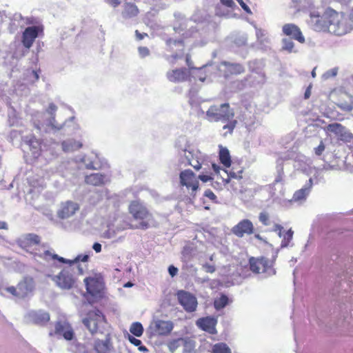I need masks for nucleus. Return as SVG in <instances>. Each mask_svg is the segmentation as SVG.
I'll list each match as a JSON object with an SVG mask.
<instances>
[{
  "label": "nucleus",
  "mask_w": 353,
  "mask_h": 353,
  "mask_svg": "<svg viewBox=\"0 0 353 353\" xmlns=\"http://www.w3.org/2000/svg\"><path fill=\"white\" fill-rule=\"evenodd\" d=\"M168 272L170 275L173 277L176 275L178 272V269L174 265H170L168 268Z\"/></svg>",
  "instance_id": "nucleus-56"
},
{
  "label": "nucleus",
  "mask_w": 353,
  "mask_h": 353,
  "mask_svg": "<svg viewBox=\"0 0 353 353\" xmlns=\"http://www.w3.org/2000/svg\"><path fill=\"white\" fill-rule=\"evenodd\" d=\"M276 172L278 175L275 179V182H281L283 174V161L281 159H278L276 161Z\"/></svg>",
  "instance_id": "nucleus-42"
},
{
  "label": "nucleus",
  "mask_w": 353,
  "mask_h": 353,
  "mask_svg": "<svg viewBox=\"0 0 353 353\" xmlns=\"http://www.w3.org/2000/svg\"><path fill=\"white\" fill-rule=\"evenodd\" d=\"M342 110L350 112L353 110V97H349L347 101H341L337 104Z\"/></svg>",
  "instance_id": "nucleus-39"
},
{
  "label": "nucleus",
  "mask_w": 353,
  "mask_h": 353,
  "mask_svg": "<svg viewBox=\"0 0 353 353\" xmlns=\"http://www.w3.org/2000/svg\"><path fill=\"white\" fill-rule=\"evenodd\" d=\"M176 295L179 303L187 312L196 310L198 302L194 295L184 290L179 291Z\"/></svg>",
  "instance_id": "nucleus-11"
},
{
  "label": "nucleus",
  "mask_w": 353,
  "mask_h": 353,
  "mask_svg": "<svg viewBox=\"0 0 353 353\" xmlns=\"http://www.w3.org/2000/svg\"><path fill=\"white\" fill-rule=\"evenodd\" d=\"M135 34L137 40H141L147 36L146 33L141 34L138 30L135 31Z\"/></svg>",
  "instance_id": "nucleus-59"
},
{
  "label": "nucleus",
  "mask_w": 353,
  "mask_h": 353,
  "mask_svg": "<svg viewBox=\"0 0 353 353\" xmlns=\"http://www.w3.org/2000/svg\"><path fill=\"white\" fill-rule=\"evenodd\" d=\"M250 270L254 273H265L268 276L275 274V270L272 268L273 261L262 257L261 259L251 258L250 259Z\"/></svg>",
  "instance_id": "nucleus-8"
},
{
  "label": "nucleus",
  "mask_w": 353,
  "mask_h": 353,
  "mask_svg": "<svg viewBox=\"0 0 353 353\" xmlns=\"http://www.w3.org/2000/svg\"><path fill=\"white\" fill-rule=\"evenodd\" d=\"M350 24L352 25V28H353V8L351 9L350 12L349 14V19H348Z\"/></svg>",
  "instance_id": "nucleus-61"
},
{
  "label": "nucleus",
  "mask_w": 353,
  "mask_h": 353,
  "mask_svg": "<svg viewBox=\"0 0 353 353\" xmlns=\"http://www.w3.org/2000/svg\"><path fill=\"white\" fill-rule=\"evenodd\" d=\"M293 234L294 232L292 229H289L287 232H285L281 244V248H286L290 245V243L292 240Z\"/></svg>",
  "instance_id": "nucleus-40"
},
{
  "label": "nucleus",
  "mask_w": 353,
  "mask_h": 353,
  "mask_svg": "<svg viewBox=\"0 0 353 353\" xmlns=\"http://www.w3.org/2000/svg\"><path fill=\"white\" fill-rule=\"evenodd\" d=\"M52 280L59 288L63 290L71 289L75 283V280L69 269H64L59 274L52 276Z\"/></svg>",
  "instance_id": "nucleus-10"
},
{
  "label": "nucleus",
  "mask_w": 353,
  "mask_h": 353,
  "mask_svg": "<svg viewBox=\"0 0 353 353\" xmlns=\"http://www.w3.org/2000/svg\"><path fill=\"white\" fill-rule=\"evenodd\" d=\"M228 297L225 294H221L220 297L214 299V305L216 310H221L228 304Z\"/></svg>",
  "instance_id": "nucleus-37"
},
{
  "label": "nucleus",
  "mask_w": 353,
  "mask_h": 353,
  "mask_svg": "<svg viewBox=\"0 0 353 353\" xmlns=\"http://www.w3.org/2000/svg\"><path fill=\"white\" fill-rule=\"evenodd\" d=\"M92 248L97 253H99L101 251V245L99 243H94Z\"/></svg>",
  "instance_id": "nucleus-58"
},
{
  "label": "nucleus",
  "mask_w": 353,
  "mask_h": 353,
  "mask_svg": "<svg viewBox=\"0 0 353 353\" xmlns=\"http://www.w3.org/2000/svg\"><path fill=\"white\" fill-rule=\"evenodd\" d=\"M282 49L287 51L289 53H296L297 50L294 48V43L292 41V39L285 38L282 40Z\"/></svg>",
  "instance_id": "nucleus-36"
},
{
  "label": "nucleus",
  "mask_w": 353,
  "mask_h": 353,
  "mask_svg": "<svg viewBox=\"0 0 353 353\" xmlns=\"http://www.w3.org/2000/svg\"><path fill=\"white\" fill-rule=\"evenodd\" d=\"M91 254H92V251H88L85 254H79L78 256H77L75 257V259H74V261L72 262L73 263H78L79 261L86 262L88 261Z\"/></svg>",
  "instance_id": "nucleus-46"
},
{
  "label": "nucleus",
  "mask_w": 353,
  "mask_h": 353,
  "mask_svg": "<svg viewBox=\"0 0 353 353\" xmlns=\"http://www.w3.org/2000/svg\"><path fill=\"white\" fill-rule=\"evenodd\" d=\"M54 334L61 336L67 341H71L74 333L71 325L67 321H63L56 323Z\"/></svg>",
  "instance_id": "nucleus-23"
},
{
  "label": "nucleus",
  "mask_w": 353,
  "mask_h": 353,
  "mask_svg": "<svg viewBox=\"0 0 353 353\" xmlns=\"http://www.w3.org/2000/svg\"><path fill=\"white\" fill-rule=\"evenodd\" d=\"M219 159L221 163L225 167L231 165V159L229 150L227 148H221L219 151Z\"/></svg>",
  "instance_id": "nucleus-35"
},
{
  "label": "nucleus",
  "mask_w": 353,
  "mask_h": 353,
  "mask_svg": "<svg viewBox=\"0 0 353 353\" xmlns=\"http://www.w3.org/2000/svg\"><path fill=\"white\" fill-rule=\"evenodd\" d=\"M26 318L28 322L43 325L50 320V315L43 310L30 311L27 314Z\"/></svg>",
  "instance_id": "nucleus-26"
},
{
  "label": "nucleus",
  "mask_w": 353,
  "mask_h": 353,
  "mask_svg": "<svg viewBox=\"0 0 353 353\" xmlns=\"http://www.w3.org/2000/svg\"><path fill=\"white\" fill-rule=\"evenodd\" d=\"M166 45L170 51H183L184 43L181 39H168L166 40Z\"/></svg>",
  "instance_id": "nucleus-34"
},
{
  "label": "nucleus",
  "mask_w": 353,
  "mask_h": 353,
  "mask_svg": "<svg viewBox=\"0 0 353 353\" xmlns=\"http://www.w3.org/2000/svg\"><path fill=\"white\" fill-rule=\"evenodd\" d=\"M139 13V9L132 3H126L122 12V16L125 19H130L136 17Z\"/></svg>",
  "instance_id": "nucleus-32"
},
{
  "label": "nucleus",
  "mask_w": 353,
  "mask_h": 353,
  "mask_svg": "<svg viewBox=\"0 0 353 353\" xmlns=\"http://www.w3.org/2000/svg\"><path fill=\"white\" fill-rule=\"evenodd\" d=\"M234 117V110L227 103L211 105L206 112V119L208 121H221L225 123L223 126V130H227L223 134L225 137L228 133L232 134L237 124V121Z\"/></svg>",
  "instance_id": "nucleus-2"
},
{
  "label": "nucleus",
  "mask_w": 353,
  "mask_h": 353,
  "mask_svg": "<svg viewBox=\"0 0 353 353\" xmlns=\"http://www.w3.org/2000/svg\"><path fill=\"white\" fill-rule=\"evenodd\" d=\"M76 161L82 163L85 168L90 170L99 169L101 165L97 154L92 152L83 156L77 157Z\"/></svg>",
  "instance_id": "nucleus-15"
},
{
  "label": "nucleus",
  "mask_w": 353,
  "mask_h": 353,
  "mask_svg": "<svg viewBox=\"0 0 353 353\" xmlns=\"http://www.w3.org/2000/svg\"><path fill=\"white\" fill-rule=\"evenodd\" d=\"M184 343V341L183 339H174V340H172L169 343H168V348H169V350L173 353L174 352V351L179 347L181 346L182 344H183Z\"/></svg>",
  "instance_id": "nucleus-43"
},
{
  "label": "nucleus",
  "mask_w": 353,
  "mask_h": 353,
  "mask_svg": "<svg viewBox=\"0 0 353 353\" xmlns=\"http://www.w3.org/2000/svg\"><path fill=\"white\" fill-rule=\"evenodd\" d=\"M339 68L335 67L330 70H327L322 75V79L323 80H327L330 78L335 77L338 74Z\"/></svg>",
  "instance_id": "nucleus-44"
},
{
  "label": "nucleus",
  "mask_w": 353,
  "mask_h": 353,
  "mask_svg": "<svg viewBox=\"0 0 353 353\" xmlns=\"http://www.w3.org/2000/svg\"><path fill=\"white\" fill-rule=\"evenodd\" d=\"M328 8L325 11L321 10H311L309 19L307 20L308 26L316 32H327L330 21Z\"/></svg>",
  "instance_id": "nucleus-4"
},
{
  "label": "nucleus",
  "mask_w": 353,
  "mask_h": 353,
  "mask_svg": "<svg viewBox=\"0 0 353 353\" xmlns=\"http://www.w3.org/2000/svg\"><path fill=\"white\" fill-rule=\"evenodd\" d=\"M150 328L154 336L166 335L172 331L173 325L170 321L157 320L151 324Z\"/></svg>",
  "instance_id": "nucleus-19"
},
{
  "label": "nucleus",
  "mask_w": 353,
  "mask_h": 353,
  "mask_svg": "<svg viewBox=\"0 0 353 353\" xmlns=\"http://www.w3.org/2000/svg\"><path fill=\"white\" fill-rule=\"evenodd\" d=\"M57 110V107L53 104L50 103L47 110V112L50 114V118L47 121L46 125L52 128L54 132H57L59 130H63L65 133L68 134H71L70 128L74 129L75 126V123L74 122V117H70L69 119L65 121L62 124H59L55 120L54 113Z\"/></svg>",
  "instance_id": "nucleus-6"
},
{
  "label": "nucleus",
  "mask_w": 353,
  "mask_h": 353,
  "mask_svg": "<svg viewBox=\"0 0 353 353\" xmlns=\"http://www.w3.org/2000/svg\"><path fill=\"white\" fill-rule=\"evenodd\" d=\"M238 3L240 4L241 8L243 9L244 11H245L248 14H251V10L250 8L245 4L243 0H236Z\"/></svg>",
  "instance_id": "nucleus-54"
},
{
  "label": "nucleus",
  "mask_w": 353,
  "mask_h": 353,
  "mask_svg": "<svg viewBox=\"0 0 353 353\" xmlns=\"http://www.w3.org/2000/svg\"><path fill=\"white\" fill-rule=\"evenodd\" d=\"M17 244L22 249L34 254L36 259H42L46 261L52 259H57L62 263H72L57 254L52 253L50 250L46 249L45 245H39L40 237L35 234H26L21 236L17 241Z\"/></svg>",
  "instance_id": "nucleus-1"
},
{
  "label": "nucleus",
  "mask_w": 353,
  "mask_h": 353,
  "mask_svg": "<svg viewBox=\"0 0 353 353\" xmlns=\"http://www.w3.org/2000/svg\"><path fill=\"white\" fill-rule=\"evenodd\" d=\"M138 52L141 58H145L150 55V50L147 47H139Z\"/></svg>",
  "instance_id": "nucleus-48"
},
{
  "label": "nucleus",
  "mask_w": 353,
  "mask_h": 353,
  "mask_svg": "<svg viewBox=\"0 0 353 353\" xmlns=\"http://www.w3.org/2000/svg\"><path fill=\"white\" fill-rule=\"evenodd\" d=\"M204 196L205 197L208 198L209 199H210L211 201L216 202V196L214 194V192L211 190H210V189L206 190L204 192Z\"/></svg>",
  "instance_id": "nucleus-49"
},
{
  "label": "nucleus",
  "mask_w": 353,
  "mask_h": 353,
  "mask_svg": "<svg viewBox=\"0 0 353 353\" xmlns=\"http://www.w3.org/2000/svg\"><path fill=\"white\" fill-rule=\"evenodd\" d=\"M217 323V321L214 317H205L201 318L197 320L196 325L202 329L203 330L208 332L210 334H215L216 331V325Z\"/></svg>",
  "instance_id": "nucleus-28"
},
{
  "label": "nucleus",
  "mask_w": 353,
  "mask_h": 353,
  "mask_svg": "<svg viewBox=\"0 0 353 353\" xmlns=\"http://www.w3.org/2000/svg\"><path fill=\"white\" fill-rule=\"evenodd\" d=\"M107 177L100 173H94L85 176V181L86 183L92 185H100L104 184Z\"/></svg>",
  "instance_id": "nucleus-31"
},
{
  "label": "nucleus",
  "mask_w": 353,
  "mask_h": 353,
  "mask_svg": "<svg viewBox=\"0 0 353 353\" xmlns=\"http://www.w3.org/2000/svg\"><path fill=\"white\" fill-rule=\"evenodd\" d=\"M324 150H325V145H324L323 141H321L320 142V144L316 148H314V152L316 155L320 156Z\"/></svg>",
  "instance_id": "nucleus-50"
},
{
  "label": "nucleus",
  "mask_w": 353,
  "mask_h": 353,
  "mask_svg": "<svg viewBox=\"0 0 353 353\" xmlns=\"http://www.w3.org/2000/svg\"><path fill=\"white\" fill-rule=\"evenodd\" d=\"M246 40L245 37H242L241 39L239 41H236V43L239 46L244 45L246 43Z\"/></svg>",
  "instance_id": "nucleus-63"
},
{
  "label": "nucleus",
  "mask_w": 353,
  "mask_h": 353,
  "mask_svg": "<svg viewBox=\"0 0 353 353\" xmlns=\"http://www.w3.org/2000/svg\"><path fill=\"white\" fill-rule=\"evenodd\" d=\"M34 288L33 279L30 277H26L18 283L17 287H7L4 288V290L18 299H24L31 294Z\"/></svg>",
  "instance_id": "nucleus-7"
},
{
  "label": "nucleus",
  "mask_w": 353,
  "mask_h": 353,
  "mask_svg": "<svg viewBox=\"0 0 353 353\" xmlns=\"http://www.w3.org/2000/svg\"><path fill=\"white\" fill-rule=\"evenodd\" d=\"M87 292L93 296H100L103 286L100 279L96 277H87L84 279Z\"/></svg>",
  "instance_id": "nucleus-22"
},
{
  "label": "nucleus",
  "mask_w": 353,
  "mask_h": 353,
  "mask_svg": "<svg viewBox=\"0 0 353 353\" xmlns=\"http://www.w3.org/2000/svg\"><path fill=\"white\" fill-rule=\"evenodd\" d=\"M26 145L32 152V156L36 158L39 157L41 150V143L34 136L26 137L24 139Z\"/></svg>",
  "instance_id": "nucleus-29"
},
{
  "label": "nucleus",
  "mask_w": 353,
  "mask_h": 353,
  "mask_svg": "<svg viewBox=\"0 0 353 353\" xmlns=\"http://www.w3.org/2000/svg\"><path fill=\"white\" fill-rule=\"evenodd\" d=\"M128 339L129 341L132 344L134 345L135 346H138V345H141L142 343L141 340L137 339L135 337H134V336H131L130 334H128Z\"/></svg>",
  "instance_id": "nucleus-53"
},
{
  "label": "nucleus",
  "mask_w": 353,
  "mask_h": 353,
  "mask_svg": "<svg viewBox=\"0 0 353 353\" xmlns=\"http://www.w3.org/2000/svg\"><path fill=\"white\" fill-rule=\"evenodd\" d=\"M62 149L65 152L77 150L82 147V143L74 139H68L62 142Z\"/></svg>",
  "instance_id": "nucleus-33"
},
{
  "label": "nucleus",
  "mask_w": 353,
  "mask_h": 353,
  "mask_svg": "<svg viewBox=\"0 0 353 353\" xmlns=\"http://www.w3.org/2000/svg\"><path fill=\"white\" fill-rule=\"evenodd\" d=\"M182 163L192 166L195 170H199L201 164L199 162V151L191 148L190 145L179 151Z\"/></svg>",
  "instance_id": "nucleus-9"
},
{
  "label": "nucleus",
  "mask_w": 353,
  "mask_h": 353,
  "mask_svg": "<svg viewBox=\"0 0 353 353\" xmlns=\"http://www.w3.org/2000/svg\"><path fill=\"white\" fill-rule=\"evenodd\" d=\"M105 2L113 8H117L121 3V0H105Z\"/></svg>",
  "instance_id": "nucleus-52"
},
{
  "label": "nucleus",
  "mask_w": 353,
  "mask_h": 353,
  "mask_svg": "<svg viewBox=\"0 0 353 353\" xmlns=\"http://www.w3.org/2000/svg\"><path fill=\"white\" fill-rule=\"evenodd\" d=\"M232 232L238 237H243L245 234H251L254 232L252 223L248 219H243L233 227Z\"/></svg>",
  "instance_id": "nucleus-24"
},
{
  "label": "nucleus",
  "mask_w": 353,
  "mask_h": 353,
  "mask_svg": "<svg viewBox=\"0 0 353 353\" xmlns=\"http://www.w3.org/2000/svg\"><path fill=\"white\" fill-rule=\"evenodd\" d=\"M130 331L135 336L140 337L143 334V327L141 323L134 322L131 325Z\"/></svg>",
  "instance_id": "nucleus-38"
},
{
  "label": "nucleus",
  "mask_w": 353,
  "mask_h": 353,
  "mask_svg": "<svg viewBox=\"0 0 353 353\" xmlns=\"http://www.w3.org/2000/svg\"><path fill=\"white\" fill-rule=\"evenodd\" d=\"M259 221L264 225L268 226L271 225L270 215L266 212H261L259 216Z\"/></svg>",
  "instance_id": "nucleus-45"
},
{
  "label": "nucleus",
  "mask_w": 353,
  "mask_h": 353,
  "mask_svg": "<svg viewBox=\"0 0 353 353\" xmlns=\"http://www.w3.org/2000/svg\"><path fill=\"white\" fill-rule=\"evenodd\" d=\"M311 163L312 161L310 159L305 156H299L296 159L294 167L296 170L307 174L311 170Z\"/></svg>",
  "instance_id": "nucleus-30"
},
{
  "label": "nucleus",
  "mask_w": 353,
  "mask_h": 353,
  "mask_svg": "<svg viewBox=\"0 0 353 353\" xmlns=\"http://www.w3.org/2000/svg\"><path fill=\"white\" fill-rule=\"evenodd\" d=\"M79 208L80 205L77 202L66 201L60 204L57 215L61 219H67L73 216Z\"/></svg>",
  "instance_id": "nucleus-12"
},
{
  "label": "nucleus",
  "mask_w": 353,
  "mask_h": 353,
  "mask_svg": "<svg viewBox=\"0 0 353 353\" xmlns=\"http://www.w3.org/2000/svg\"><path fill=\"white\" fill-rule=\"evenodd\" d=\"M212 353H231V351L226 344L220 343L213 346Z\"/></svg>",
  "instance_id": "nucleus-41"
},
{
  "label": "nucleus",
  "mask_w": 353,
  "mask_h": 353,
  "mask_svg": "<svg viewBox=\"0 0 353 353\" xmlns=\"http://www.w3.org/2000/svg\"><path fill=\"white\" fill-rule=\"evenodd\" d=\"M220 72L223 73L225 77H228L232 74H240L245 71L244 67L236 63H231L228 61H223L217 67Z\"/></svg>",
  "instance_id": "nucleus-16"
},
{
  "label": "nucleus",
  "mask_w": 353,
  "mask_h": 353,
  "mask_svg": "<svg viewBox=\"0 0 353 353\" xmlns=\"http://www.w3.org/2000/svg\"><path fill=\"white\" fill-rule=\"evenodd\" d=\"M329 132L334 133L341 140L349 141L352 138V134L346 129L345 127L338 123L329 124L327 126Z\"/></svg>",
  "instance_id": "nucleus-25"
},
{
  "label": "nucleus",
  "mask_w": 353,
  "mask_h": 353,
  "mask_svg": "<svg viewBox=\"0 0 353 353\" xmlns=\"http://www.w3.org/2000/svg\"><path fill=\"white\" fill-rule=\"evenodd\" d=\"M212 169L214 171V172L216 174H219L220 172V170H221L220 166L215 163L212 164Z\"/></svg>",
  "instance_id": "nucleus-62"
},
{
  "label": "nucleus",
  "mask_w": 353,
  "mask_h": 353,
  "mask_svg": "<svg viewBox=\"0 0 353 353\" xmlns=\"http://www.w3.org/2000/svg\"><path fill=\"white\" fill-rule=\"evenodd\" d=\"M180 182L183 186H185L188 190H191V194L199 188V181L196 176L191 170H185L180 174Z\"/></svg>",
  "instance_id": "nucleus-14"
},
{
  "label": "nucleus",
  "mask_w": 353,
  "mask_h": 353,
  "mask_svg": "<svg viewBox=\"0 0 353 353\" xmlns=\"http://www.w3.org/2000/svg\"><path fill=\"white\" fill-rule=\"evenodd\" d=\"M203 269L208 273H213L216 270L214 265L208 263L203 265Z\"/></svg>",
  "instance_id": "nucleus-51"
},
{
  "label": "nucleus",
  "mask_w": 353,
  "mask_h": 353,
  "mask_svg": "<svg viewBox=\"0 0 353 353\" xmlns=\"http://www.w3.org/2000/svg\"><path fill=\"white\" fill-rule=\"evenodd\" d=\"M329 14L328 32L337 36H342L350 31L352 25L343 14L339 13L333 9L328 8L327 14Z\"/></svg>",
  "instance_id": "nucleus-3"
},
{
  "label": "nucleus",
  "mask_w": 353,
  "mask_h": 353,
  "mask_svg": "<svg viewBox=\"0 0 353 353\" xmlns=\"http://www.w3.org/2000/svg\"><path fill=\"white\" fill-rule=\"evenodd\" d=\"M137 347H138L139 350L141 352H148V348L145 346L142 345L141 344L138 345Z\"/></svg>",
  "instance_id": "nucleus-64"
},
{
  "label": "nucleus",
  "mask_w": 353,
  "mask_h": 353,
  "mask_svg": "<svg viewBox=\"0 0 353 353\" xmlns=\"http://www.w3.org/2000/svg\"><path fill=\"white\" fill-rule=\"evenodd\" d=\"M221 3L228 8H233L235 6V3L233 0H221Z\"/></svg>",
  "instance_id": "nucleus-55"
},
{
  "label": "nucleus",
  "mask_w": 353,
  "mask_h": 353,
  "mask_svg": "<svg viewBox=\"0 0 353 353\" xmlns=\"http://www.w3.org/2000/svg\"><path fill=\"white\" fill-rule=\"evenodd\" d=\"M282 31L285 35L290 37V39L296 40L301 43H304L305 41L301 29L294 23L285 24L282 28Z\"/></svg>",
  "instance_id": "nucleus-21"
},
{
  "label": "nucleus",
  "mask_w": 353,
  "mask_h": 353,
  "mask_svg": "<svg viewBox=\"0 0 353 353\" xmlns=\"http://www.w3.org/2000/svg\"><path fill=\"white\" fill-rule=\"evenodd\" d=\"M93 349L95 353H113L114 346L109 334L104 339H96L93 342Z\"/></svg>",
  "instance_id": "nucleus-17"
},
{
  "label": "nucleus",
  "mask_w": 353,
  "mask_h": 353,
  "mask_svg": "<svg viewBox=\"0 0 353 353\" xmlns=\"http://www.w3.org/2000/svg\"><path fill=\"white\" fill-rule=\"evenodd\" d=\"M43 32V27L41 26H32L26 28L22 34L21 43L23 46L30 49L35 39L38 37L39 32Z\"/></svg>",
  "instance_id": "nucleus-13"
},
{
  "label": "nucleus",
  "mask_w": 353,
  "mask_h": 353,
  "mask_svg": "<svg viewBox=\"0 0 353 353\" xmlns=\"http://www.w3.org/2000/svg\"><path fill=\"white\" fill-rule=\"evenodd\" d=\"M83 323L88 329L92 334L97 332H103L102 329L106 324L102 313L98 310H92L88 312L87 317L83 320Z\"/></svg>",
  "instance_id": "nucleus-5"
},
{
  "label": "nucleus",
  "mask_w": 353,
  "mask_h": 353,
  "mask_svg": "<svg viewBox=\"0 0 353 353\" xmlns=\"http://www.w3.org/2000/svg\"><path fill=\"white\" fill-rule=\"evenodd\" d=\"M186 63L190 69H194V68L192 66V63L189 55L186 56Z\"/></svg>",
  "instance_id": "nucleus-60"
},
{
  "label": "nucleus",
  "mask_w": 353,
  "mask_h": 353,
  "mask_svg": "<svg viewBox=\"0 0 353 353\" xmlns=\"http://www.w3.org/2000/svg\"><path fill=\"white\" fill-rule=\"evenodd\" d=\"M190 75V71L186 68H176L168 70L166 77L170 82L178 83L186 81Z\"/></svg>",
  "instance_id": "nucleus-20"
},
{
  "label": "nucleus",
  "mask_w": 353,
  "mask_h": 353,
  "mask_svg": "<svg viewBox=\"0 0 353 353\" xmlns=\"http://www.w3.org/2000/svg\"><path fill=\"white\" fill-rule=\"evenodd\" d=\"M223 172L225 174H227V175L228 176V178L225 180V182L227 183L229 182L230 178H233V179H241L242 178V176H241L242 171H240L238 173H236L232 171H230L229 172H228V171L224 170Z\"/></svg>",
  "instance_id": "nucleus-47"
},
{
  "label": "nucleus",
  "mask_w": 353,
  "mask_h": 353,
  "mask_svg": "<svg viewBox=\"0 0 353 353\" xmlns=\"http://www.w3.org/2000/svg\"><path fill=\"white\" fill-rule=\"evenodd\" d=\"M198 179H199L203 182H208L212 180V177L210 176L205 174H200Z\"/></svg>",
  "instance_id": "nucleus-57"
},
{
  "label": "nucleus",
  "mask_w": 353,
  "mask_h": 353,
  "mask_svg": "<svg viewBox=\"0 0 353 353\" xmlns=\"http://www.w3.org/2000/svg\"><path fill=\"white\" fill-rule=\"evenodd\" d=\"M129 210L136 219L149 220L151 216L147 208L138 201H134L130 203Z\"/></svg>",
  "instance_id": "nucleus-18"
},
{
  "label": "nucleus",
  "mask_w": 353,
  "mask_h": 353,
  "mask_svg": "<svg viewBox=\"0 0 353 353\" xmlns=\"http://www.w3.org/2000/svg\"><path fill=\"white\" fill-rule=\"evenodd\" d=\"M312 185V179L310 178L301 189L294 192L291 201L299 203L304 202L310 192Z\"/></svg>",
  "instance_id": "nucleus-27"
}]
</instances>
